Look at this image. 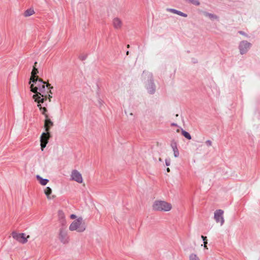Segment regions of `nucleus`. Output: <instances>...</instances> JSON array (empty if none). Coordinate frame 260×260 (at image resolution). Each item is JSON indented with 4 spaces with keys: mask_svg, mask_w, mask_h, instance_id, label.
<instances>
[{
    "mask_svg": "<svg viewBox=\"0 0 260 260\" xmlns=\"http://www.w3.org/2000/svg\"><path fill=\"white\" fill-rule=\"evenodd\" d=\"M52 88L53 87L51 86L50 84H45L44 86H42L41 88H39L38 92L34 93L35 94L32 95V99L35 102L37 103V106L40 109L42 114H44L45 112H47V109L45 107H42L41 104L43 103L47 100V93L48 92L52 93L51 90Z\"/></svg>",
    "mask_w": 260,
    "mask_h": 260,
    "instance_id": "1",
    "label": "nucleus"
},
{
    "mask_svg": "<svg viewBox=\"0 0 260 260\" xmlns=\"http://www.w3.org/2000/svg\"><path fill=\"white\" fill-rule=\"evenodd\" d=\"M72 219L69 229L71 232L76 231L77 233H83L86 229V224L85 219L82 216L72 214L70 215Z\"/></svg>",
    "mask_w": 260,
    "mask_h": 260,
    "instance_id": "2",
    "label": "nucleus"
},
{
    "mask_svg": "<svg viewBox=\"0 0 260 260\" xmlns=\"http://www.w3.org/2000/svg\"><path fill=\"white\" fill-rule=\"evenodd\" d=\"M154 211L169 212L173 208L172 204L164 200H155L152 206Z\"/></svg>",
    "mask_w": 260,
    "mask_h": 260,
    "instance_id": "3",
    "label": "nucleus"
},
{
    "mask_svg": "<svg viewBox=\"0 0 260 260\" xmlns=\"http://www.w3.org/2000/svg\"><path fill=\"white\" fill-rule=\"evenodd\" d=\"M58 238L60 242L63 244H67L69 241L68 230L63 225H62L58 230Z\"/></svg>",
    "mask_w": 260,
    "mask_h": 260,
    "instance_id": "4",
    "label": "nucleus"
},
{
    "mask_svg": "<svg viewBox=\"0 0 260 260\" xmlns=\"http://www.w3.org/2000/svg\"><path fill=\"white\" fill-rule=\"evenodd\" d=\"M12 238L21 244H25L28 239L30 238L29 235H27L25 233H18L13 232L11 234Z\"/></svg>",
    "mask_w": 260,
    "mask_h": 260,
    "instance_id": "5",
    "label": "nucleus"
},
{
    "mask_svg": "<svg viewBox=\"0 0 260 260\" xmlns=\"http://www.w3.org/2000/svg\"><path fill=\"white\" fill-rule=\"evenodd\" d=\"M70 180L79 184H82L84 182L83 177L80 172L78 170H72L70 174Z\"/></svg>",
    "mask_w": 260,
    "mask_h": 260,
    "instance_id": "6",
    "label": "nucleus"
},
{
    "mask_svg": "<svg viewBox=\"0 0 260 260\" xmlns=\"http://www.w3.org/2000/svg\"><path fill=\"white\" fill-rule=\"evenodd\" d=\"M214 219L216 223L220 226L223 225L224 223V211L221 209H218L215 211L214 213Z\"/></svg>",
    "mask_w": 260,
    "mask_h": 260,
    "instance_id": "7",
    "label": "nucleus"
},
{
    "mask_svg": "<svg viewBox=\"0 0 260 260\" xmlns=\"http://www.w3.org/2000/svg\"><path fill=\"white\" fill-rule=\"evenodd\" d=\"M50 137V134L48 132H45L42 134L40 137V145L42 151H43L46 147Z\"/></svg>",
    "mask_w": 260,
    "mask_h": 260,
    "instance_id": "8",
    "label": "nucleus"
},
{
    "mask_svg": "<svg viewBox=\"0 0 260 260\" xmlns=\"http://www.w3.org/2000/svg\"><path fill=\"white\" fill-rule=\"evenodd\" d=\"M30 84V91L34 93H36L38 92V90L39 88H41L42 86H44L46 84V83L41 79L39 78L37 81H35V83H31Z\"/></svg>",
    "mask_w": 260,
    "mask_h": 260,
    "instance_id": "9",
    "label": "nucleus"
},
{
    "mask_svg": "<svg viewBox=\"0 0 260 260\" xmlns=\"http://www.w3.org/2000/svg\"><path fill=\"white\" fill-rule=\"evenodd\" d=\"M251 44L247 41H242L240 42L239 49L241 54L246 53L251 47Z\"/></svg>",
    "mask_w": 260,
    "mask_h": 260,
    "instance_id": "10",
    "label": "nucleus"
},
{
    "mask_svg": "<svg viewBox=\"0 0 260 260\" xmlns=\"http://www.w3.org/2000/svg\"><path fill=\"white\" fill-rule=\"evenodd\" d=\"M37 64V62H36L35 63V65L33 67V69L31 73V77L30 78V81L29 82V84H31V83H35V81H37L38 79V77L37 76V74L38 73V71L37 69L36 68V66Z\"/></svg>",
    "mask_w": 260,
    "mask_h": 260,
    "instance_id": "11",
    "label": "nucleus"
},
{
    "mask_svg": "<svg viewBox=\"0 0 260 260\" xmlns=\"http://www.w3.org/2000/svg\"><path fill=\"white\" fill-rule=\"evenodd\" d=\"M45 116V119L44 121V128L45 132H49V130L51 127L53 125V122L49 118L48 115L45 112L43 114Z\"/></svg>",
    "mask_w": 260,
    "mask_h": 260,
    "instance_id": "12",
    "label": "nucleus"
},
{
    "mask_svg": "<svg viewBox=\"0 0 260 260\" xmlns=\"http://www.w3.org/2000/svg\"><path fill=\"white\" fill-rule=\"evenodd\" d=\"M112 25L116 29H120L122 26V20L118 17H115L112 20Z\"/></svg>",
    "mask_w": 260,
    "mask_h": 260,
    "instance_id": "13",
    "label": "nucleus"
},
{
    "mask_svg": "<svg viewBox=\"0 0 260 260\" xmlns=\"http://www.w3.org/2000/svg\"><path fill=\"white\" fill-rule=\"evenodd\" d=\"M146 88L148 92L151 94H152L155 92V86L151 81L148 82V84L146 85Z\"/></svg>",
    "mask_w": 260,
    "mask_h": 260,
    "instance_id": "14",
    "label": "nucleus"
},
{
    "mask_svg": "<svg viewBox=\"0 0 260 260\" xmlns=\"http://www.w3.org/2000/svg\"><path fill=\"white\" fill-rule=\"evenodd\" d=\"M171 147L172 148L174 156L175 157H178L179 155V152L177 148V144L176 142H172L171 143Z\"/></svg>",
    "mask_w": 260,
    "mask_h": 260,
    "instance_id": "15",
    "label": "nucleus"
},
{
    "mask_svg": "<svg viewBox=\"0 0 260 260\" xmlns=\"http://www.w3.org/2000/svg\"><path fill=\"white\" fill-rule=\"evenodd\" d=\"M52 192V189L49 187H46L44 189V192L45 194V195L46 196L48 200H51L54 198L53 196H51Z\"/></svg>",
    "mask_w": 260,
    "mask_h": 260,
    "instance_id": "16",
    "label": "nucleus"
},
{
    "mask_svg": "<svg viewBox=\"0 0 260 260\" xmlns=\"http://www.w3.org/2000/svg\"><path fill=\"white\" fill-rule=\"evenodd\" d=\"M167 11L184 17H186L187 16V15L186 14L174 9H168Z\"/></svg>",
    "mask_w": 260,
    "mask_h": 260,
    "instance_id": "17",
    "label": "nucleus"
},
{
    "mask_svg": "<svg viewBox=\"0 0 260 260\" xmlns=\"http://www.w3.org/2000/svg\"><path fill=\"white\" fill-rule=\"evenodd\" d=\"M36 178L37 180L39 182L40 184L42 185H46L49 182V180L47 179H43L40 175H37Z\"/></svg>",
    "mask_w": 260,
    "mask_h": 260,
    "instance_id": "18",
    "label": "nucleus"
},
{
    "mask_svg": "<svg viewBox=\"0 0 260 260\" xmlns=\"http://www.w3.org/2000/svg\"><path fill=\"white\" fill-rule=\"evenodd\" d=\"M205 17L209 18L210 20L213 21L215 20H218V17L215 14L210 13L208 12L204 13Z\"/></svg>",
    "mask_w": 260,
    "mask_h": 260,
    "instance_id": "19",
    "label": "nucleus"
},
{
    "mask_svg": "<svg viewBox=\"0 0 260 260\" xmlns=\"http://www.w3.org/2000/svg\"><path fill=\"white\" fill-rule=\"evenodd\" d=\"M35 14V11L32 8H29L27 9L24 12L23 16L25 17H28Z\"/></svg>",
    "mask_w": 260,
    "mask_h": 260,
    "instance_id": "20",
    "label": "nucleus"
},
{
    "mask_svg": "<svg viewBox=\"0 0 260 260\" xmlns=\"http://www.w3.org/2000/svg\"><path fill=\"white\" fill-rule=\"evenodd\" d=\"M189 260H200V259L197 254L192 253L189 255Z\"/></svg>",
    "mask_w": 260,
    "mask_h": 260,
    "instance_id": "21",
    "label": "nucleus"
},
{
    "mask_svg": "<svg viewBox=\"0 0 260 260\" xmlns=\"http://www.w3.org/2000/svg\"><path fill=\"white\" fill-rule=\"evenodd\" d=\"M185 2L191 3L193 5L198 6L200 5V3L199 0H184Z\"/></svg>",
    "mask_w": 260,
    "mask_h": 260,
    "instance_id": "22",
    "label": "nucleus"
},
{
    "mask_svg": "<svg viewBox=\"0 0 260 260\" xmlns=\"http://www.w3.org/2000/svg\"><path fill=\"white\" fill-rule=\"evenodd\" d=\"M181 132H182V135L184 137H185L186 139H187L188 140H190L191 139V136L190 135V134L188 132L185 131L183 129L181 130Z\"/></svg>",
    "mask_w": 260,
    "mask_h": 260,
    "instance_id": "23",
    "label": "nucleus"
},
{
    "mask_svg": "<svg viewBox=\"0 0 260 260\" xmlns=\"http://www.w3.org/2000/svg\"><path fill=\"white\" fill-rule=\"evenodd\" d=\"M206 145L208 147L211 146L212 145V142L210 140H207L205 142Z\"/></svg>",
    "mask_w": 260,
    "mask_h": 260,
    "instance_id": "24",
    "label": "nucleus"
},
{
    "mask_svg": "<svg viewBox=\"0 0 260 260\" xmlns=\"http://www.w3.org/2000/svg\"><path fill=\"white\" fill-rule=\"evenodd\" d=\"M59 217L63 219V221L64 220V215L63 212H59Z\"/></svg>",
    "mask_w": 260,
    "mask_h": 260,
    "instance_id": "25",
    "label": "nucleus"
},
{
    "mask_svg": "<svg viewBox=\"0 0 260 260\" xmlns=\"http://www.w3.org/2000/svg\"><path fill=\"white\" fill-rule=\"evenodd\" d=\"M52 93H50L49 92H48L47 93V99H48V100H49V102H51V99L52 98V95H51Z\"/></svg>",
    "mask_w": 260,
    "mask_h": 260,
    "instance_id": "26",
    "label": "nucleus"
},
{
    "mask_svg": "<svg viewBox=\"0 0 260 260\" xmlns=\"http://www.w3.org/2000/svg\"><path fill=\"white\" fill-rule=\"evenodd\" d=\"M165 162H166V166H169L170 165V164H171L170 159H166Z\"/></svg>",
    "mask_w": 260,
    "mask_h": 260,
    "instance_id": "27",
    "label": "nucleus"
},
{
    "mask_svg": "<svg viewBox=\"0 0 260 260\" xmlns=\"http://www.w3.org/2000/svg\"><path fill=\"white\" fill-rule=\"evenodd\" d=\"M239 33L243 36H244L246 37H248V35L244 32L240 31L239 32Z\"/></svg>",
    "mask_w": 260,
    "mask_h": 260,
    "instance_id": "28",
    "label": "nucleus"
},
{
    "mask_svg": "<svg viewBox=\"0 0 260 260\" xmlns=\"http://www.w3.org/2000/svg\"><path fill=\"white\" fill-rule=\"evenodd\" d=\"M201 238L203 240L204 242L207 241V237H205V236H202Z\"/></svg>",
    "mask_w": 260,
    "mask_h": 260,
    "instance_id": "29",
    "label": "nucleus"
},
{
    "mask_svg": "<svg viewBox=\"0 0 260 260\" xmlns=\"http://www.w3.org/2000/svg\"><path fill=\"white\" fill-rule=\"evenodd\" d=\"M207 241H204V247L205 248H207Z\"/></svg>",
    "mask_w": 260,
    "mask_h": 260,
    "instance_id": "30",
    "label": "nucleus"
},
{
    "mask_svg": "<svg viewBox=\"0 0 260 260\" xmlns=\"http://www.w3.org/2000/svg\"><path fill=\"white\" fill-rule=\"evenodd\" d=\"M167 172H168V173L170 172V170L169 168H168L167 169Z\"/></svg>",
    "mask_w": 260,
    "mask_h": 260,
    "instance_id": "31",
    "label": "nucleus"
},
{
    "mask_svg": "<svg viewBox=\"0 0 260 260\" xmlns=\"http://www.w3.org/2000/svg\"><path fill=\"white\" fill-rule=\"evenodd\" d=\"M129 115H131V116H133V114L132 113H129Z\"/></svg>",
    "mask_w": 260,
    "mask_h": 260,
    "instance_id": "32",
    "label": "nucleus"
},
{
    "mask_svg": "<svg viewBox=\"0 0 260 260\" xmlns=\"http://www.w3.org/2000/svg\"><path fill=\"white\" fill-rule=\"evenodd\" d=\"M172 125H175V126H176V124L172 123Z\"/></svg>",
    "mask_w": 260,
    "mask_h": 260,
    "instance_id": "33",
    "label": "nucleus"
},
{
    "mask_svg": "<svg viewBox=\"0 0 260 260\" xmlns=\"http://www.w3.org/2000/svg\"><path fill=\"white\" fill-rule=\"evenodd\" d=\"M161 160H162L161 158H159V161H161Z\"/></svg>",
    "mask_w": 260,
    "mask_h": 260,
    "instance_id": "34",
    "label": "nucleus"
},
{
    "mask_svg": "<svg viewBox=\"0 0 260 260\" xmlns=\"http://www.w3.org/2000/svg\"><path fill=\"white\" fill-rule=\"evenodd\" d=\"M177 132L178 133H179V129H177Z\"/></svg>",
    "mask_w": 260,
    "mask_h": 260,
    "instance_id": "35",
    "label": "nucleus"
}]
</instances>
